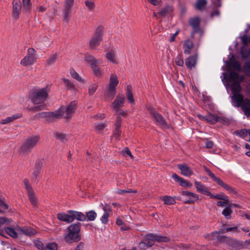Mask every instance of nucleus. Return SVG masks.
Returning <instances> with one entry per match:
<instances>
[{
	"label": "nucleus",
	"mask_w": 250,
	"mask_h": 250,
	"mask_svg": "<svg viewBox=\"0 0 250 250\" xmlns=\"http://www.w3.org/2000/svg\"><path fill=\"white\" fill-rule=\"evenodd\" d=\"M21 116L19 114H14L10 117H7L5 119L0 120V124L4 125L11 123L13 121L20 118Z\"/></svg>",
	"instance_id": "nucleus-29"
},
{
	"label": "nucleus",
	"mask_w": 250,
	"mask_h": 250,
	"mask_svg": "<svg viewBox=\"0 0 250 250\" xmlns=\"http://www.w3.org/2000/svg\"><path fill=\"white\" fill-rule=\"evenodd\" d=\"M179 184L181 186L186 187V188H191L192 186V184L189 183L188 180H186V179H184L183 178H182V179L179 182Z\"/></svg>",
	"instance_id": "nucleus-42"
},
{
	"label": "nucleus",
	"mask_w": 250,
	"mask_h": 250,
	"mask_svg": "<svg viewBox=\"0 0 250 250\" xmlns=\"http://www.w3.org/2000/svg\"><path fill=\"white\" fill-rule=\"evenodd\" d=\"M109 213H104L102 216L100 220L103 224H105L107 223L109 217Z\"/></svg>",
	"instance_id": "nucleus-49"
},
{
	"label": "nucleus",
	"mask_w": 250,
	"mask_h": 250,
	"mask_svg": "<svg viewBox=\"0 0 250 250\" xmlns=\"http://www.w3.org/2000/svg\"><path fill=\"white\" fill-rule=\"evenodd\" d=\"M116 88L107 86L105 90L104 96L106 99L111 100L116 95Z\"/></svg>",
	"instance_id": "nucleus-24"
},
{
	"label": "nucleus",
	"mask_w": 250,
	"mask_h": 250,
	"mask_svg": "<svg viewBox=\"0 0 250 250\" xmlns=\"http://www.w3.org/2000/svg\"><path fill=\"white\" fill-rule=\"evenodd\" d=\"M101 206H102V208L104 211V213H110L111 212V208L109 205L105 204V205H103L101 204Z\"/></svg>",
	"instance_id": "nucleus-51"
},
{
	"label": "nucleus",
	"mask_w": 250,
	"mask_h": 250,
	"mask_svg": "<svg viewBox=\"0 0 250 250\" xmlns=\"http://www.w3.org/2000/svg\"><path fill=\"white\" fill-rule=\"evenodd\" d=\"M238 230V228L237 227H230V228H224L223 229H221V231L220 232H222V233H226L227 232L230 231H237Z\"/></svg>",
	"instance_id": "nucleus-53"
},
{
	"label": "nucleus",
	"mask_w": 250,
	"mask_h": 250,
	"mask_svg": "<svg viewBox=\"0 0 250 250\" xmlns=\"http://www.w3.org/2000/svg\"><path fill=\"white\" fill-rule=\"evenodd\" d=\"M103 34L104 27L102 26L97 27L89 42V47L90 49H95L100 45Z\"/></svg>",
	"instance_id": "nucleus-5"
},
{
	"label": "nucleus",
	"mask_w": 250,
	"mask_h": 250,
	"mask_svg": "<svg viewBox=\"0 0 250 250\" xmlns=\"http://www.w3.org/2000/svg\"><path fill=\"white\" fill-rule=\"evenodd\" d=\"M186 65L190 69L195 67L196 63V58L194 56H190L186 60Z\"/></svg>",
	"instance_id": "nucleus-27"
},
{
	"label": "nucleus",
	"mask_w": 250,
	"mask_h": 250,
	"mask_svg": "<svg viewBox=\"0 0 250 250\" xmlns=\"http://www.w3.org/2000/svg\"><path fill=\"white\" fill-rule=\"evenodd\" d=\"M205 170L207 172L208 175L212 179V180L216 182L217 184L221 186L224 189L229 191L230 192L236 193L234 188L229 187L228 185L225 183L221 179L217 177L211 171L208 169L207 167H205Z\"/></svg>",
	"instance_id": "nucleus-11"
},
{
	"label": "nucleus",
	"mask_w": 250,
	"mask_h": 250,
	"mask_svg": "<svg viewBox=\"0 0 250 250\" xmlns=\"http://www.w3.org/2000/svg\"><path fill=\"white\" fill-rule=\"evenodd\" d=\"M146 240H144L142 241L139 243V246L141 249H146L149 247H151L154 244V240H151L150 239H148L146 237Z\"/></svg>",
	"instance_id": "nucleus-30"
},
{
	"label": "nucleus",
	"mask_w": 250,
	"mask_h": 250,
	"mask_svg": "<svg viewBox=\"0 0 250 250\" xmlns=\"http://www.w3.org/2000/svg\"><path fill=\"white\" fill-rule=\"evenodd\" d=\"M55 136L56 138L62 141V142H64L66 140V136L63 134L56 133L55 134Z\"/></svg>",
	"instance_id": "nucleus-57"
},
{
	"label": "nucleus",
	"mask_w": 250,
	"mask_h": 250,
	"mask_svg": "<svg viewBox=\"0 0 250 250\" xmlns=\"http://www.w3.org/2000/svg\"><path fill=\"white\" fill-rule=\"evenodd\" d=\"M36 51L33 48H30L27 50V54L21 60V64L24 66L32 65L36 61Z\"/></svg>",
	"instance_id": "nucleus-9"
},
{
	"label": "nucleus",
	"mask_w": 250,
	"mask_h": 250,
	"mask_svg": "<svg viewBox=\"0 0 250 250\" xmlns=\"http://www.w3.org/2000/svg\"><path fill=\"white\" fill-rule=\"evenodd\" d=\"M60 113L59 112H42L38 114L40 118H46L48 121H51L53 118H59Z\"/></svg>",
	"instance_id": "nucleus-19"
},
{
	"label": "nucleus",
	"mask_w": 250,
	"mask_h": 250,
	"mask_svg": "<svg viewBox=\"0 0 250 250\" xmlns=\"http://www.w3.org/2000/svg\"><path fill=\"white\" fill-rule=\"evenodd\" d=\"M16 229L18 231L19 236H21L23 235L32 236L36 234V230L30 227H24L21 228L17 227L16 228Z\"/></svg>",
	"instance_id": "nucleus-16"
},
{
	"label": "nucleus",
	"mask_w": 250,
	"mask_h": 250,
	"mask_svg": "<svg viewBox=\"0 0 250 250\" xmlns=\"http://www.w3.org/2000/svg\"><path fill=\"white\" fill-rule=\"evenodd\" d=\"M4 230L7 234L13 238H16L19 236V233L16 229L15 230L12 228L7 227L5 228Z\"/></svg>",
	"instance_id": "nucleus-34"
},
{
	"label": "nucleus",
	"mask_w": 250,
	"mask_h": 250,
	"mask_svg": "<svg viewBox=\"0 0 250 250\" xmlns=\"http://www.w3.org/2000/svg\"><path fill=\"white\" fill-rule=\"evenodd\" d=\"M67 212L72 214L73 221L75 219L80 221H85L86 220L85 215L81 212L69 210Z\"/></svg>",
	"instance_id": "nucleus-21"
},
{
	"label": "nucleus",
	"mask_w": 250,
	"mask_h": 250,
	"mask_svg": "<svg viewBox=\"0 0 250 250\" xmlns=\"http://www.w3.org/2000/svg\"><path fill=\"white\" fill-rule=\"evenodd\" d=\"M220 231H221V230H220L219 232L214 231L211 234H208L206 236V238L211 240H218L219 239V233H221Z\"/></svg>",
	"instance_id": "nucleus-41"
},
{
	"label": "nucleus",
	"mask_w": 250,
	"mask_h": 250,
	"mask_svg": "<svg viewBox=\"0 0 250 250\" xmlns=\"http://www.w3.org/2000/svg\"><path fill=\"white\" fill-rule=\"evenodd\" d=\"M81 224L80 223H74L67 228L68 233L64 235V240L66 243H71L77 242L81 239L80 234Z\"/></svg>",
	"instance_id": "nucleus-2"
},
{
	"label": "nucleus",
	"mask_w": 250,
	"mask_h": 250,
	"mask_svg": "<svg viewBox=\"0 0 250 250\" xmlns=\"http://www.w3.org/2000/svg\"><path fill=\"white\" fill-rule=\"evenodd\" d=\"M200 21L199 18H194L190 20L189 24L194 29H196L199 28Z\"/></svg>",
	"instance_id": "nucleus-38"
},
{
	"label": "nucleus",
	"mask_w": 250,
	"mask_h": 250,
	"mask_svg": "<svg viewBox=\"0 0 250 250\" xmlns=\"http://www.w3.org/2000/svg\"><path fill=\"white\" fill-rule=\"evenodd\" d=\"M105 58L110 62L116 63L115 54L113 51H109L105 54Z\"/></svg>",
	"instance_id": "nucleus-33"
},
{
	"label": "nucleus",
	"mask_w": 250,
	"mask_h": 250,
	"mask_svg": "<svg viewBox=\"0 0 250 250\" xmlns=\"http://www.w3.org/2000/svg\"><path fill=\"white\" fill-rule=\"evenodd\" d=\"M74 0H65L64 1L63 18L66 22H68L70 18L71 8L74 5Z\"/></svg>",
	"instance_id": "nucleus-14"
},
{
	"label": "nucleus",
	"mask_w": 250,
	"mask_h": 250,
	"mask_svg": "<svg viewBox=\"0 0 250 250\" xmlns=\"http://www.w3.org/2000/svg\"><path fill=\"white\" fill-rule=\"evenodd\" d=\"M198 116L201 120L206 121L210 124H214L218 122L217 115L216 114H208L206 116L198 115Z\"/></svg>",
	"instance_id": "nucleus-20"
},
{
	"label": "nucleus",
	"mask_w": 250,
	"mask_h": 250,
	"mask_svg": "<svg viewBox=\"0 0 250 250\" xmlns=\"http://www.w3.org/2000/svg\"><path fill=\"white\" fill-rule=\"evenodd\" d=\"M234 105L241 106L242 109L247 116H250V100L244 99L242 95H235L231 97Z\"/></svg>",
	"instance_id": "nucleus-3"
},
{
	"label": "nucleus",
	"mask_w": 250,
	"mask_h": 250,
	"mask_svg": "<svg viewBox=\"0 0 250 250\" xmlns=\"http://www.w3.org/2000/svg\"><path fill=\"white\" fill-rule=\"evenodd\" d=\"M84 59L86 62L89 63L94 74L97 77H101L103 76V73L98 66V64L101 63V61L89 55L85 56Z\"/></svg>",
	"instance_id": "nucleus-7"
},
{
	"label": "nucleus",
	"mask_w": 250,
	"mask_h": 250,
	"mask_svg": "<svg viewBox=\"0 0 250 250\" xmlns=\"http://www.w3.org/2000/svg\"><path fill=\"white\" fill-rule=\"evenodd\" d=\"M193 47V43L190 40H187L184 42L183 44V49L184 53L186 54H189L191 52L190 50Z\"/></svg>",
	"instance_id": "nucleus-25"
},
{
	"label": "nucleus",
	"mask_w": 250,
	"mask_h": 250,
	"mask_svg": "<svg viewBox=\"0 0 250 250\" xmlns=\"http://www.w3.org/2000/svg\"><path fill=\"white\" fill-rule=\"evenodd\" d=\"M136 191H132L131 190H124V189H118L117 192L119 194H124L126 193H131V192H136Z\"/></svg>",
	"instance_id": "nucleus-61"
},
{
	"label": "nucleus",
	"mask_w": 250,
	"mask_h": 250,
	"mask_svg": "<svg viewBox=\"0 0 250 250\" xmlns=\"http://www.w3.org/2000/svg\"><path fill=\"white\" fill-rule=\"evenodd\" d=\"M122 119L120 116H118L115 124V127L120 128L121 126Z\"/></svg>",
	"instance_id": "nucleus-60"
},
{
	"label": "nucleus",
	"mask_w": 250,
	"mask_h": 250,
	"mask_svg": "<svg viewBox=\"0 0 250 250\" xmlns=\"http://www.w3.org/2000/svg\"><path fill=\"white\" fill-rule=\"evenodd\" d=\"M148 111L157 125L160 126L163 128H168V124L161 114L158 113L152 108H149Z\"/></svg>",
	"instance_id": "nucleus-10"
},
{
	"label": "nucleus",
	"mask_w": 250,
	"mask_h": 250,
	"mask_svg": "<svg viewBox=\"0 0 250 250\" xmlns=\"http://www.w3.org/2000/svg\"><path fill=\"white\" fill-rule=\"evenodd\" d=\"M125 101V97L123 94H118L111 104L112 109L115 113H117L119 111V109L124 106Z\"/></svg>",
	"instance_id": "nucleus-13"
},
{
	"label": "nucleus",
	"mask_w": 250,
	"mask_h": 250,
	"mask_svg": "<svg viewBox=\"0 0 250 250\" xmlns=\"http://www.w3.org/2000/svg\"><path fill=\"white\" fill-rule=\"evenodd\" d=\"M243 76L239 75L235 72L231 71L229 73V81L230 82H232L231 85V89L233 93L232 96H234L235 95H241L239 93L241 90L240 82L243 81Z\"/></svg>",
	"instance_id": "nucleus-4"
},
{
	"label": "nucleus",
	"mask_w": 250,
	"mask_h": 250,
	"mask_svg": "<svg viewBox=\"0 0 250 250\" xmlns=\"http://www.w3.org/2000/svg\"><path fill=\"white\" fill-rule=\"evenodd\" d=\"M181 194L186 198L184 203L186 204H193L199 199L197 194L188 191H182Z\"/></svg>",
	"instance_id": "nucleus-15"
},
{
	"label": "nucleus",
	"mask_w": 250,
	"mask_h": 250,
	"mask_svg": "<svg viewBox=\"0 0 250 250\" xmlns=\"http://www.w3.org/2000/svg\"><path fill=\"white\" fill-rule=\"evenodd\" d=\"M146 238L151 240H156L158 242H167L169 241V239L167 237L155 235L151 233L147 234Z\"/></svg>",
	"instance_id": "nucleus-23"
},
{
	"label": "nucleus",
	"mask_w": 250,
	"mask_h": 250,
	"mask_svg": "<svg viewBox=\"0 0 250 250\" xmlns=\"http://www.w3.org/2000/svg\"><path fill=\"white\" fill-rule=\"evenodd\" d=\"M194 184L195 188L198 192L204 194H206L207 193H208V188L202 184L201 182L195 181Z\"/></svg>",
	"instance_id": "nucleus-26"
},
{
	"label": "nucleus",
	"mask_w": 250,
	"mask_h": 250,
	"mask_svg": "<svg viewBox=\"0 0 250 250\" xmlns=\"http://www.w3.org/2000/svg\"><path fill=\"white\" fill-rule=\"evenodd\" d=\"M119 83L117 76L115 74L110 75L109 83L107 86L116 88Z\"/></svg>",
	"instance_id": "nucleus-28"
},
{
	"label": "nucleus",
	"mask_w": 250,
	"mask_h": 250,
	"mask_svg": "<svg viewBox=\"0 0 250 250\" xmlns=\"http://www.w3.org/2000/svg\"><path fill=\"white\" fill-rule=\"evenodd\" d=\"M39 140L40 137L38 136H34L28 138L21 146L20 151V153L22 154H28L31 152Z\"/></svg>",
	"instance_id": "nucleus-6"
},
{
	"label": "nucleus",
	"mask_w": 250,
	"mask_h": 250,
	"mask_svg": "<svg viewBox=\"0 0 250 250\" xmlns=\"http://www.w3.org/2000/svg\"><path fill=\"white\" fill-rule=\"evenodd\" d=\"M230 205L228 206L222 211V214L227 219H230L231 217L232 210L230 208Z\"/></svg>",
	"instance_id": "nucleus-39"
},
{
	"label": "nucleus",
	"mask_w": 250,
	"mask_h": 250,
	"mask_svg": "<svg viewBox=\"0 0 250 250\" xmlns=\"http://www.w3.org/2000/svg\"><path fill=\"white\" fill-rule=\"evenodd\" d=\"M23 183L28 194L29 200L31 204L34 207H37L38 205V199L34 194L32 187L29 184L28 180L26 179H24Z\"/></svg>",
	"instance_id": "nucleus-12"
},
{
	"label": "nucleus",
	"mask_w": 250,
	"mask_h": 250,
	"mask_svg": "<svg viewBox=\"0 0 250 250\" xmlns=\"http://www.w3.org/2000/svg\"><path fill=\"white\" fill-rule=\"evenodd\" d=\"M243 70L247 75L250 76V63L247 62L244 66Z\"/></svg>",
	"instance_id": "nucleus-56"
},
{
	"label": "nucleus",
	"mask_w": 250,
	"mask_h": 250,
	"mask_svg": "<svg viewBox=\"0 0 250 250\" xmlns=\"http://www.w3.org/2000/svg\"><path fill=\"white\" fill-rule=\"evenodd\" d=\"M98 85L96 83H93L90 84L88 87V94L89 95L91 96L94 94V93L96 91Z\"/></svg>",
	"instance_id": "nucleus-46"
},
{
	"label": "nucleus",
	"mask_w": 250,
	"mask_h": 250,
	"mask_svg": "<svg viewBox=\"0 0 250 250\" xmlns=\"http://www.w3.org/2000/svg\"><path fill=\"white\" fill-rule=\"evenodd\" d=\"M57 57V54L56 53L53 54L47 60V63L49 65L53 64L56 60Z\"/></svg>",
	"instance_id": "nucleus-48"
},
{
	"label": "nucleus",
	"mask_w": 250,
	"mask_h": 250,
	"mask_svg": "<svg viewBox=\"0 0 250 250\" xmlns=\"http://www.w3.org/2000/svg\"><path fill=\"white\" fill-rule=\"evenodd\" d=\"M50 89L48 87L34 90L31 94V101L35 104H41L38 106L30 107L29 110L30 111H38L43 110L45 108L44 104H42L46 100Z\"/></svg>",
	"instance_id": "nucleus-1"
},
{
	"label": "nucleus",
	"mask_w": 250,
	"mask_h": 250,
	"mask_svg": "<svg viewBox=\"0 0 250 250\" xmlns=\"http://www.w3.org/2000/svg\"><path fill=\"white\" fill-rule=\"evenodd\" d=\"M84 3L89 11H92L94 10L95 8V3L94 1L90 0H86Z\"/></svg>",
	"instance_id": "nucleus-44"
},
{
	"label": "nucleus",
	"mask_w": 250,
	"mask_h": 250,
	"mask_svg": "<svg viewBox=\"0 0 250 250\" xmlns=\"http://www.w3.org/2000/svg\"><path fill=\"white\" fill-rule=\"evenodd\" d=\"M121 130L120 128L115 127L114 130L113 136L116 139H118L121 136Z\"/></svg>",
	"instance_id": "nucleus-55"
},
{
	"label": "nucleus",
	"mask_w": 250,
	"mask_h": 250,
	"mask_svg": "<svg viewBox=\"0 0 250 250\" xmlns=\"http://www.w3.org/2000/svg\"><path fill=\"white\" fill-rule=\"evenodd\" d=\"M86 219H87L88 221H93L95 220L97 217V213L94 210H90L87 212L85 214Z\"/></svg>",
	"instance_id": "nucleus-37"
},
{
	"label": "nucleus",
	"mask_w": 250,
	"mask_h": 250,
	"mask_svg": "<svg viewBox=\"0 0 250 250\" xmlns=\"http://www.w3.org/2000/svg\"><path fill=\"white\" fill-rule=\"evenodd\" d=\"M57 217L59 220L65 222L67 223H70L73 221V218L71 213H59L57 214Z\"/></svg>",
	"instance_id": "nucleus-22"
},
{
	"label": "nucleus",
	"mask_w": 250,
	"mask_h": 250,
	"mask_svg": "<svg viewBox=\"0 0 250 250\" xmlns=\"http://www.w3.org/2000/svg\"><path fill=\"white\" fill-rule=\"evenodd\" d=\"M62 81H63L65 87L66 89L72 90H75L76 89L73 83L69 80L65 78H62Z\"/></svg>",
	"instance_id": "nucleus-31"
},
{
	"label": "nucleus",
	"mask_w": 250,
	"mask_h": 250,
	"mask_svg": "<svg viewBox=\"0 0 250 250\" xmlns=\"http://www.w3.org/2000/svg\"><path fill=\"white\" fill-rule=\"evenodd\" d=\"M106 126V125L105 124H97L95 125V129L98 130H101L104 129Z\"/></svg>",
	"instance_id": "nucleus-59"
},
{
	"label": "nucleus",
	"mask_w": 250,
	"mask_h": 250,
	"mask_svg": "<svg viewBox=\"0 0 250 250\" xmlns=\"http://www.w3.org/2000/svg\"><path fill=\"white\" fill-rule=\"evenodd\" d=\"M21 5L20 0H13L12 6V17L17 20L21 12Z\"/></svg>",
	"instance_id": "nucleus-17"
},
{
	"label": "nucleus",
	"mask_w": 250,
	"mask_h": 250,
	"mask_svg": "<svg viewBox=\"0 0 250 250\" xmlns=\"http://www.w3.org/2000/svg\"><path fill=\"white\" fill-rule=\"evenodd\" d=\"M131 87L130 85L127 86V93L126 96L128 100V101L131 104H134V100L133 98V94L131 90Z\"/></svg>",
	"instance_id": "nucleus-36"
},
{
	"label": "nucleus",
	"mask_w": 250,
	"mask_h": 250,
	"mask_svg": "<svg viewBox=\"0 0 250 250\" xmlns=\"http://www.w3.org/2000/svg\"><path fill=\"white\" fill-rule=\"evenodd\" d=\"M175 62L176 64L178 66H183L184 65V61L182 54L177 55L175 58Z\"/></svg>",
	"instance_id": "nucleus-47"
},
{
	"label": "nucleus",
	"mask_w": 250,
	"mask_h": 250,
	"mask_svg": "<svg viewBox=\"0 0 250 250\" xmlns=\"http://www.w3.org/2000/svg\"><path fill=\"white\" fill-rule=\"evenodd\" d=\"M70 74L73 78L76 79L78 81L82 83L84 82L83 79L82 78L73 68L70 69Z\"/></svg>",
	"instance_id": "nucleus-40"
},
{
	"label": "nucleus",
	"mask_w": 250,
	"mask_h": 250,
	"mask_svg": "<svg viewBox=\"0 0 250 250\" xmlns=\"http://www.w3.org/2000/svg\"><path fill=\"white\" fill-rule=\"evenodd\" d=\"M164 204L167 205H173L176 203L174 197L169 196H165L163 198Z\"/></svg>",
	"instance_id": "nucleus-35"
},
{
	"label": "nucleus",
	"mask_w": 250,
	"mask_h": 250,
	"mask_svg": "<svg viewBox=\"0 0 250 250\" xmlns=\"http://www.w3.org/2000/svg\"><path fill=\"white\" fill-rule=\"evenodd\" d=\"M230 65L236 70L240 71L241 70V66L237 62L232 61L230 62Z\"/></svg>",
	"instance_id": "nucleus-50"
},
{
	"label": "nucleus",
	"mask_w": 250,
	"mask_h": 250,
	"mask_svg": "<svg viewBox=\"0 0 250 250\" xmlns=\"http://www.w3.org/2000/svg\"><path fill=\"white\" fill-rule=\"evenodd\" d=\"M35 245H36V247L39 250H43V249L44 248V247H43V244L41 242H40V241L36 242H35Z\"/></svg>",
	"instance_id": "nucleus-64"
},
{
	"label": "nucleus",
	"mask_w": 250,
	"mask_h": 250,
	"mask_svg": "<svg viewBox=\"0 0 250 250\" xmlns=\"http://www.w3.org/2000/svg\"><path fill=\"white\" fill-rule=\"evenodd\" d=\"M31 0H22L23 11L25 13H29L31 8Z\"/></svg>",
	"instance_id": "nucleus-32"
},
{
	"label": "nucleus",
	"mask_w": 250,
	"mask_h": 250,
	"mask_svg": "<svg viewBox=\"0 0 250 250\" xmlns=\"http://www.w3.org/2000/svg\"><path fill=\"white\" fill-rule=\"evenodd\" d=\"M170 9V7H166L164 8V9H162L159 13L163 16H165L166 14L167 13L168 11H169Z\"/></svg>",
	"instance_id": "nucleus-62"
},
{
	"label": "nucleus",
	"mask_w": 250,
	"mask_h": 250,
	"mask_svg": "<svg viewBox=\"0 0 250 250\" xmlns=\"http://www.w3.org/2000/svg\"><path fill=\"white\" fill-rule=\"evenodd\" d=\"M43 250H58V246L55 243H50L45 246Z\"/></svg>",
	"instance_id": "nucleus-45"
},
{
	"label": "nucleus",
	"mask_w": 250,
	"mask_h": 250,
	"mask_svg": "<svg viewBox=\"0 0 250 250\" xmlns=\"http://www.w3.org/2000/svg\"><path fill=\"white\" fill-rule=\"evenodd\" d=\"M241 41L244 45H247L250 41L249 38L247 35H244L241 37Z\"/></svg>",
	"instance_id": "nucleus-63"
},
{
	"label": "nucleus",
	"mask_w": 250,
	"mask_h": 250,
	"mask_svg": "<svg viewBox=\"0 0 250 250\" xmlns=\"http://www.w3.org/2000/svg\"><path fill=\"white\" fill-rule=\"evenodd\" d=\"M207 3L206 0H197L195 6L196 9L201 10Z\"/></svg>",
	"instance_id": "nucleus-43"
},
{
	"label": "nucleus",
	"mask_w": 250,
	"mask_h": 250,
	"mask_svg": "<svg viewBox=\"0 0 250 250\" xmlns=\"http://www.w3.org/2000/svg\"><path fill=\"white\" fill-rule=\"evenodd\" d=\"M123 155L125 157H126L128 156L132 159H133V156L132 155L131 151L129 150L128 147H125V151H122Z\"/></svg>",
	"instance_id": "nucleus-54"
},
{
	"label": "nucleus",
	"mask_w": 250,
	"mask_h": 250,
	"mask_svg": "<svg viewBox=\"0 0 250 250\" xmlns=\"http://www.w3.org/2000/svg\"><path fill=\"white\" fill-rule=\"evenodd\" d=\"M77 103L75 101H72L67 106L61 107L57 112H59L60 115L59 118L63 117L65 118H70L74 113Z\"/></svg>",
	"instance_id": "nucleus-8"
},
{
	"label": "nucleus",
	"mask_w": 250,
	"mask_h": 250,
	"mask_svg": "<svg viewBox=\"0 0 250 250\" xmlns=\"http://www.w3.org/2000/svg\"><path fill=\"white\" fill-rule=\"evenodd\" d=\"M241 53L243 58H247L250 55V49H249L248 50H246L244 48H242L241 50Z\"/></svg>",
	"instance_id": "nucleus-52"
},
{
	"label": "nucleus",
	"mask_w": 250,
	"mask_h": 250,
	"mask_svg": "<svg viewBox=\"0 0 250 250\" xmlns=\"http://www.w3.org/2000/svg\"><path fill=\"white\" fill-rule=\"evenodd\" d=\"M215 198L219 200L228 201V197L226 195L223 194L215 195Z\"/></svg>",
	"instance_id": "nucleus-58"
},
{
	"label": "nucleus",
	"mask_w": 250,
	"mask_h": 250,
	"mask_svg": "<svg viewBox=\"0 0 250 250\" xmlns=\"http://www.w3.org/2000/svg\"><path fill=\"white\" fill-rule=\"evenodd\" d=\"M181 171V174L186 177H190L193 174V171L186 164H181L177 166Z\"/></svg>",
	"instance_id": "nucleus-18"
}]
</instances>
